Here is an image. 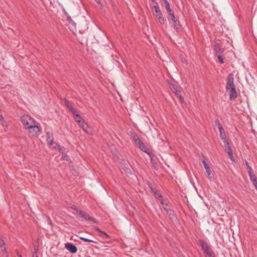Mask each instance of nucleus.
Instances as JSON below:
<instances>
[{
  "mask_svg": "<svg viewBox=\"0 0 257 257\" xmlns=\"http://www.w3.org/2000/svg\"><path fill=\"white\" fill-rule=\"evenodd\" d=\"M142 151L147 153L150 156H151L150 153L148 151L147 147L143 143L140 146L138 147Z\"/></svg>",
  "mask_w": 257,
  "mask_h": 257,
  "instance_id": "11",
  "label": "nucleus"
},
{
  "mask_svg": "<svg viewBox=\"0 0 257 257\" xmlns=\"http://www.w3.org/2000/svg\"><path fill=\"white\" fill-rule=\"evenodd\" d=\"M226 89L229 94L230 100L235 99L237 96V93L234 83V76L231 73L228 76Z\"/></svg>",
  "mask_w": 257,
  "mask_h": 257,
  "instance_id": "1",
  "label": "nucleus"
},
{
  "mask_svg": "<svg viewBox=\"0 0 257 257\" xmlns=\"http://www.w3.org/2000/svg\"><path fill=\"white\" fill-rule=\"evenodd\" d=\"M171 14V15H169V16L170 17V19H171L172 22H174L175 21L178 20L177 19H176L175 18V16L174 15V13L173 14Z\"/></svg>",
  "mask_w": 257,
  "mask_h": 257,
  "instance_id": "30",
  "label": "nucleus"
},
{
  "mask_svg": "<svg viewBox=\"0 0 257 257\" xmlns=\"http://www.w3.org/2000/svg\"><path fill=\"white\" fill-rule=\"evenodd\" d=\"M215 50L216 51V55H223L224 52V49L222 48V46L218 43L215 45Z\"/></svg>",
  "mask_w": 257,
  "mask_h": 257,
  "instance_id": "8",
  "label": "nucleus"
},
{
  "mask_svg": "<svg viewBox=\"0 0 257 257\" xmlns=\"http://www.w3.org/2000/svg\"><path fill=\"white\" fill-rule=\"evenodd\" d=\"M102 234L104 235V238H110V236H109V235L105 232H103Z\"/></svg>",
  "mask_w": 257,
  "mask_h": 257,
  "instance_id": "35",
  "label": "nucleus"
},
{
  "mask_svg": "<svg viewBox=\"0 0 257 257\" xmlns=\"http://www.w3.org/2000/svg\"><path fill=\"white\" fill-rule=\"evenodd\" d=\"M135 142L138 147L140 146L143 143V142L141 141V140L140 139L139 140H138L137 141H135Z\"/></svg>",
  "mask_w": 257,
  "mask_h": 257,
  "instance_id": "31",
  "label": "nucleus"
},
{
  "mask_svg": "<svg viewBox=\"0 0 257 257\" xmlns=\"http://www.w3.org/2000/svg\"><path fill=\"white\" fill-rule=\"evenodd\" d=\"M245 166L246 167V169L247 170V172L248 173L253 171L252 168L249 165V164H248V163L247 161H245Z\"/></svg>",
  "mask_w": 257,
  "mask_h": 257,
  "instance_id": "23",
  "label": "nucleus"
},
{
  "mask_svg": "<svg viewBox=\"0 0 257 257\" xmlns=\"http://www.w3.org/2000/svg\"><path fill=\"white\" fill-rule=\"evenodd\" d=\"M152 10L153 13L160 11V8L157 3L155 2L153 3V6L152 7Z\"/></svg>",
  "mask_w": 257,
  "mask_h": 257,
  "instance_id": "15",
  "label": "nucleus"
},
{
  "mask_svg": "<svg viewBox=\"0 0 257 257\" xmlns=\"http://www.w3.org/2000/svg\"><path fill=\"white\" fill-rule=\"evenodd\" d=\"M130 135L132 136L134 142L137 141L140 139L138 136L135 134L133 131H131L130 132Z\"/></svg>",
  "mask_w": 257,
  "mask_h": 257,
  "instance_id": "19",
  "label": "nucleus"
},
{
  "mask_svg": "<svg viewBox=\"0 0 257 257\" xmlns=\"http://www.w3.org/2000/svg\"><path fill=\"white\" fill-rule=\"evenodd\" d=\"M33 257H38L37 254L36 252H34L33 253Z\"/></svg>",
  "mask_w": 257,
  "mask_h": 257,
  "instance_id": "46",
  "label": "nucleus"
},
{
  "mask_svg": "<svg viewBox=\"0 0 257 257\" xmlns=\"http://www.w3.org/2000/svg\"><path fill=\"white\" fill-rule=\"evenodd\" d=\"M174 27L177 32H179L180 30V26L178 20L173 22Z\"/></svg>",
  "mask_w": 257,
  "mask_h": 257,
  "instance_id": "14",
  "label": "nucleus"
},
{
  "mask_svg": "<svg viewBox=\"0 0 257 257\" xmlns=\"http://www.w3.org/2000/svg\"><path fill=\"white\" fill-rule=\"evenodd\" d=\"M79 214L81 215V216L83 218V215H84L85 213V212L80 210L78 211Z\"/></svg>",
  "mask_w": 257,
  "mask_h": 257,
  "instance_id": "38",
  "label": "nucleus"
},
{
  "mask_svg": "<svg viewBox=\"0 0 257 257\" xmlns=\"http://www.w3.org/2000/svg\"><path fill=\"white\" fill-rule=\"evenodd\" d=\"M204 168L206 170V172L207 175V178L210 181H214V176L213 173L211 171L210 167L207 164L206 161L203 160L202 161Z\"/></svg>",
  "mask_w": 257,
  "mask_h": 257,
  "instance_id": "5",
  "label": "nucleus"
},
{
  "mask_svg": "<svg viewBox=\"0 0 257 257\" xmlns=\"http://www.w3.org/2000/svg\"><path fill=\"white\" fill-rule=\"evenodd\" d=\"M2 251L6 254V256L8 257V252L6 250V248L5 247H3V248H2Z\"/></svg>",
  "mask_w": 257,
  "mask_h": 257,
  "instance_id": "34",
  "label": "nucleus"
},
{
  "mask_svg": "<svg viewBox=\"0 0 257 257\" xmlns=\"http://www.w3.org/2000/svg\"><path fill=\"white\" fill-rule=\"evenodd\" d=\"M5 246V241L0 238V247L1 248L4 247Z\"/></svg>",
  "mask_w": 257,
  "mask_h": 257,
  "instance_id": "25",
  "label": "nucleus"
},
{
  "mask_svg": "<svg viewBox=\"0 0 257 257\" xmlns=\"http://www.w3.org/2000/svg\"><path fill=\"white\" fill-rule=\"evenodd\" d=\"M158 198L161 201L162 204H163V197L161 195H160L159 193H157V195Z\"/></svg>",
  "mask_w": 257,
  "mask_h": 257,
  "instance_id": "27",
  "label": "nucleus"
},
{
  "mask_svg": "<svg viewBox=\"0 0 257 257\" xmlns=\"http://www.w3.org/2000/svg\"><path fill=\"white\" fill-rule=\"evenodd\" d=\"M255 189L257 190V187L255 188Z\"/></svg>",
  "mask_w": 257,
  "mask_h": 257,
  "instance_id": "52",
  "label": "nucleus"
},
{
  "mask_svg": "<svg viewBox=\"0 0 257 257\" xmlns=\"http://www.w3.org/2000/svg\"><path fill=\"white\" fill-rule=\"evenodd\" d=\"M74 119L77 122V123H79L81 120H83V119L79 114H77L76 115L74 116Z\"/></svg>",
  "mask_w": 257,
  "mask_h": 257,
  "instance_id": "21",
  "label": "nucleus"
},
{
  "mask_svg": "<svg viewBox=\"0 0 257 257\" xmlns=\"http://www.w3.org/2000/svg\"><path fill=\"white\" fill-rule=\"evenodd\" d=\"M206 257H215L214 252H212L210 255H206Z\"/></svg>",
  "mask_w": 257,
  "mask_h": 257,
  "instance_id": "42",
  "label": "nucleus"
},
{
  "mask_svg": "<svg viewBox=\"0 0 257 257\" xmlns=\"http://www.w3.org/2000/svg\"><path fill=\"white\" fill-rule=\"evenodd\" d=\"M152 189V192L155 194L157 195V193H158L155 188H153L150 187Z\"/></svg>",
  "mask_w": 257,
  "mask_h": 257,
  "instance_id": "40",
  "label": "nucleus"
},
{
  "mask_svg": "<svg viewBox=\"0 0 257 257\" xmlns=\"http://www.w3.org/2000/svg\"><path fill=\"white\" fill-rule=\"evenodd\" d=\"M21 121L25 128H39L40 127L39 123L28 115H23Z\"/></svg>",
  "mask_w": 257,
  "mask_h": 257,
  "instance_id": "2",
  "label": "nucleus"
},
{
  "mask_svg": "<svg viewBox=\"0 0 257 257\" xmlns=\"http://www.w3.org/2000/svg\"><path fill=\"white\" fill-rule=\"evenodd\" d=\"M162 205H163V207H164V209L165 210H166L167 211H168V204L163 203V204H162Z\"/></svg>",
  "mask_w": 257,
  "mask_h": 257,
  "instance_id": "36",
  "label": "nucleus"
},
{
  "mask_svg": "<svg viewBox=\"0 0 257 257\" xmlns=\"http://www.w3.org/2000/svg\"><path fill=\"white\" fill-rule=\"evenodd\" d=\"M95 230L96 231H98V232H100V233H102H102H103V232H104V231H103L101 230L99 228H96L95 229Z\"/></svg>",
  "mask_w": 257,
  "mask_h": 257,
  "instance_id": "43",
  "label": "nucleus"
},
{
  "mask_svg": "<svg viewBox=\"0 0 257 257\" xmlns=\"http://www.w3.org/2000/svg\"><path fill=\"white\" fill-rule=\"evenodd\" d=\"M70 110L72 112V113L74 115V116L76 115L77 114H78L77 112V111L75 109H74L72 106H70L69 108Z\"/></svg>",
  "mask_w": 257,
  "mask_h": 257,
  "instance_id": "22",
  "label": "nucleus"
},
{
  "mask_svg": "<svg viewBox=\"0 0 257 257\" xmlns=\"http://www.w3.org/2000/svg\"><path fill=\"white\" fill-rule=\"evenodd\" d=\"M64 103L69 108H70V106H72L69 103V102L68 101V100H67V99H64Z\"/></svg>",
  "mask_w": 257,
  "mask_h": 257,
  "instance_id": "26",
  "label": "nucleus"
},
{
  "mask_svg": "<svg viewBox=\"0 0 257 257\" xmlns=\"http://www.w3.org/2000/svg\"><path fill=\"white\" fill-rule=\"evenodd\" d=\"M83 218L86 220L91 221L95 223L97 222V220L95 219L92 218L88 213L86 212H85L84 215H83Z\"/></svg>",
  "mask_w": 257,
  "mask_h": 257,
  "instance_id": "10",
  "label": "nucleus"
},
{
  "mask_svg": "<svg viewBox=\"0 0 257 257\" xmlns=\"http://www.w3.org/2000/svg\"><path fill=\"white\" fill-rule=\"evenodd\" d=\"M47 219H48V221H49V222H50V221H51V219H50V218L49 217H47Z\"/></svg>",
  "mask_w": 257,
  "mask_h": 257,
  "instance_id": "50",
  "label": "nucleus"
},
{
  "mask_svg": "<svg viewBox=\"0 0 257 257\" xmlns=\"http://www.w3.org/2000/svg\"><path fill=\"white\" fill-rule=\"evenodd\" d=\"M96 1V2L98 4H100V2L99 0H95Z\"/></svg>",
  "mask_w": 257,
  "mask_h": 257,
  "instance_id": "48",
  "label": "nucleus"
},
{
  "mask_svg": "<svg viewBox=\"0 0 257 257\" xmlns=\"http://www.w3.org/2000/svg\"><path fill=\"white\" fill-rule=\"evenodd\" d=\"M84 132L87 134L92 135L93 134V130H83Z\"/></svg>",
  "mask_w": 257,
  "mask_h": 257,
  "instance_id": "24",
  "label": "nucleus"
},
{
  "mask_svg": "<svg viewBox=\"0 0 257 257\" xmlns=\"http://www.w3.org/2000/svg\"><path fill=\"white\" fill-rule=\"evenodd\" d=\"M177 97L179 98L180 101L182 103L184 101L183 97L181 95V92L180 91L178 90L175 93Z\"/></svg>",
  "mask_w": 257,
  "mask_h": 257,
  "instance_id": "18",
  "label": "nucleus"
},
{
  "mask_svg": "<svg viewBox=\"0 0 257 257\" xmlns=\"http://www.w3.org/2000/svg\"><path fill=\"white\" fill-rule=\"evenodd\" d=\"M251 131H252V132L253 134H255V130H254L252 129V130H251Z\"/></svg>",
  "mask_w": 257,
  "mask_h": 257,
  "instance_id": "49",
  "label": "nucleus"
},
{
  "mask_svg": "<svg viewBox=\"0 0 257 257\" xmlns=\"http://www.w3.org/2000/svg\"><path fill=\"white\" fill-rule=\"evenodd\" d=\"M29 132L30 136L32 137H37L41 133V130H29Z\"/></svg>",
  "mask_w": 257,
  "mask_h": 257,
  "instance_id": "9",
  "label": "nucleus"
},
{
  "mask_svg": "<svg viewBox=\"0 0 257 257\" xmlns=\"http://www.w3.org/2000/svg\"><path fill=\"white\" fill-rule=\"evenodd\" d=\"M216 124H218V128L221 129L222 128V126L220 125V123H219L218 121H216Z\"/></svg>",
  "mask_w": 257,
  "mask_h": 257,
  "instance_id": "44",
  "label": "nucleus"
},
{
  "mask_svg": "<svg viewBox=\"0 0 257 257\" xmlns=\"http://www.w3.org/2000/svg\"><path fill=\"white\" fill-rule=\"evenodd\" d=\"M224 143V147L226 148L229 147V144L227 140L223 141Z\"/></svg>",
  "mask_w": 257,
  "mask_h": 257,
  "instance_id": "29",
  "label": "nucleus"
},
{
  "mask_svg": "<svg viewBox=\"0 0 257 257\" xmlns=\"http://www.w3.org/2000/svg\"><path fill=\"white\" fill-rule=\"evenodd\" d=\"M153 14L156 19L161 24H163L165 23V20L163 17L161 10L158 12H153Z\"/></svg>",
  "mask_w": 257,
  "mask_h": 257,
  "instance_id": "6",
  "label": "nucleus"
},
{
  "mask_svg": "<svg viewBox=\"0 0 257 257\" xmlns=\"http://www.w3.org/2000/svg\"><path fill=\"white\" fill-rule=\"evenodd\" d=\"M164 2L165 7L166 9L170 8V5H169V3L167 1V0H165V1H164Z\"/></svg>",
  "mask_w": 257,
  "mask_h": 257,
  "instance_id": "28",
  "label": "nucleus"
},
{
  "mask_svg": "<svg viewBox=\"0 0 257 257\" xmlns=\"http://www.w3.org/2000/svg\"><path fill=\"white\" fill-rule=\"evenodd\" d=\"M46 141L48 144V145L49 147H52L53 145L54 146L53 148L55 149H58L59 150H61V147L60 145H59L57 143H54L53 142V135L52 133L47 132V136H46Z\"/></svg>",
  "mask_w": 257,
  "mask_h": 257,
  "instance_id": "4",
  "label": "nucleus"
},
{
  "mask_svg": "<svg viewBox=\"0 0 257 257\" xmlns=\"http://www.w3.org/2000/svg\"><path fill=\"white\" fill-rule=\"evenodd\" d=\"M219 62L221 64L224 63V57L223 55H217Z\"/></svg>",
  "mask_w": 257,
  "mask_h": 257,
  "instance_id": "20",
  "label": "nucleus"
},
{
  "mask_svg": "<svg viewBox=\"0 0 257 257\" xmlns=\"http://www.w3.org/2000/svg\"><path fill=\"white\" fill-rule=\"evenodd\" d=\"M68 19L70 22H72L73 23L75 24L74 22L72 20V19L70 18V17H68Z\"/></svg>",
  "mask_w": 257,
  "mask_h": 257,
  "instance_id": "47",
  "label": "nucleus"
},
{
  "mask_svg": "<svg viewBox=\"0 0 257 257\" xmlns=\"http://www.w3.org/2000/svg\"><path fill=\"white\" fill-rule=\"evenodd\" d=\"M2 121V124H3V126L4 127H5V126H7V125H6L5 124H4V121L3 120V117L2 116H0V121Z\"/></svg>",
  "mask_w": 257,
  "mask_h": 257,
  "instance_id": "37",
  "label": "nucleus"
},
{
  "mask_svg": "<svg viewBox=\"0 0 257 257\" xmlns=\"http://www.w3.org/2000/svg\"><path fill=\"white\" fill-rule=\"evenodd\" d=\"M80 239L84 241H85V242H87L88 241V238H86L85 237H80Z\"/></svg>",
  "mask_w": 257,
  "mask_h": 257,
  "instance_id": "41",
  "label": "nucleus"
},
{
  "mask_svg": "<svg viewBox=\"0 0 257 257\" xmlns=\"http://www.w3.org/2000/svg\"><path fill=\"white\" fill-rule=\"evenodd\" d=\"M220 131V137L221 140L224 141L227 140L226 139V133H225L224 130H219Z\"/></svg>",
  "mask_w": 257,
  "mask_h": 257,
  "instance_id": "13",
  "label": "nucleus"
},
{
  "mask_svg": "<svg viewBox=\"0 0 257 257\" xmlns=\"http://www.w3.org/2000/svg\"><path fill=\"white\" fill-rule=\"evenodd\" d=\"M78 124L79 127H82V128H85L88 127L87 124L84 121L83 119L81 120V121L79 123H78Z\"/></svg>",
  "mask_w": 257,
  "mask_h": 257,
  "instance_id": "17",
  "label": "nucleus"
},
{
  "mask_svg": "<svg viewBox=\"0 0 257 257\" xmlns=\"http://www.w3.org/2000/svg\"><path fill=\"white\" fill-rule=\"evenodd\" d=\"M226 150L227 154L228 155L229 158L231 160L234 161L233 156V153L230 147H228L225 149Z\"/></svg>",
  "mask_w": 257,
  "mask_h": 257,
  "instance_id": "12",
  "label": "nucleus"
},
{
  "mask_svg": "<svg viewBox=\"0 0 257 257\" xmlns=\"http://www.w3.org/2000/svg\"><path fill=\"white\" fill-rule=\"evenodd\" d=\"M65 248L72 253H75L77 252V247L71 243H66L65 244Z\"/></svg>",
  "mask_w": 257,
  "mask_h": 257,
  "instance_id": "7",
  "label": "nucleus"
},
{
  "mask_svg": "<svg viewBox=\"0 0 257 257\" xmlns=\"http://www.w3.org/2000/svg\"><path fill=\"white\" fill-rule=\"evenodd\" d=\"M198 243L199 245L201 246V249L203 252L206 254V256L210 255L211 253L214 252L209 246L208 244L206 242H205L203 240L199 239Z\"/></svg>",
  "mask_w": 257,
  "mask_h": 257,
  "instance_id": "3",
  "label": "nucleus"
},
{
  "mask_svg": "<svg viewBox=\"0 0 257 257\" xmlns=\"http://www.w3.org/2000/svg\"><path fill=\"white\" fill-rule=\"evenodd\" d=\"M166 10L167 13H168L169 16L171 15V14H173V12L170 8L166 9Z\"/></svg>",
  "mask_w": 257,
  "mask_h": 257,
  "instance_id": "33",
  "label": "nucleus"
},
{
  "mask_svg": "<svg viewBox=\"0 0 257 257\" xmlns=\"http://www.w3.org/2000/svg\"><path fill=\"white\" fill-rule=\"evenodd\" d=\"M171 89L172 90V91L175 93L177 91H178V90H177V87L174 85H172V86H171Z\"/></svg>",
  "mask_w": 257,
  "mask_h": 257,
  "instance_id": "32",
  "label": "nucleus"
},
{
  "mask_svg": "<svg viewBox=\"0 0 257 257\" xmlns=\"http://www.w3.org/2000/svg\"><path fill=\"white\" fill-rule=\"evenodd\" d=\"M87 242H93V243H95L96 244H97V242H96V241H94L91 239H88V241Z\"/></svg>",
  "mask_w": 257,
  "mask_h": 257,
  "instance_id": "45",
  "label": "nucleus"
},
{
  "mask_svg": "<svg viewBox=\"0 0 257 257\" xmlns=\"http://www.w3.org/2000/svg\"><path fill=\"white\" fill-rule=\"evenodd\" d=\"M251 182L255 188L257 187V179L255 180V181H253V182Z\"/></svg>",
  "mask_w": 257,
  "mask_h": 257,
  "instance_id": "39",
  "label": "nucleus"
},
{
  "mask_svg": "<svg viewBox=\"0 0 257 257\" xmlns=\"http://www.w3.org/2000/svg\"><path fill=\"white\" fill-rule=\"evenodd\" d=\"M248 174L250 180L251 182H253V181H255V180L257 179V178L254 173L253 171L248 172Z\"/></svg>",
  "mask_w": 257,
  "mask_h": 257,
  "instance_id": "16",
  "label": "nucleus"
},
{
  "mask_svg": "<svg viewBox=\"0 0 257 257\" xmlns=\"http://www.w3.org/2000/svg\"><path fill=\"white\" fill-rule=\"evenodd\" d=\"M19 257H22L21 255H19Z\"/></svg>",
  "mask_w": 257,
  "mask_h": 257,
  "instance_id": "51",
  "label": "nucleus"
}]
</instances>
